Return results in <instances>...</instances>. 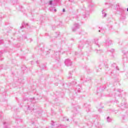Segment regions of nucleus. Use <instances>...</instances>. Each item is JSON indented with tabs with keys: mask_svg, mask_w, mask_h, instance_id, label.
I'll list each match as a JSON object with an SVG mask.
<instances>
[{
	"mask_svg": "<svg viewBox=\"0 0 128 128\" xmlns=\"http://www.w3.org/2000/svg\"><path fill=\"white\" fill-rule=\"evenodd\" d=\"M88 7L89 8V10L86 9L85 10V14L83 15V18H90V8H92V5H88Z\"/></svg>",
	"mask_w": 128,
	"mask_h": 128,
	"instance_id": "obj_1",
	"label": "nucleus"
},
{
	"mask_svg": "<svg viewBox=\"0 0 128 128\" xmlns=\"http://www.w3.org/2000/svg\"><path fill=\"white\" fill-rule=\"evenodd\" d=\"M60 2V0H50L49 2V4L50 6H56V4Z\"/></svg>",
	"mask_w": 128,
	"mask_h": 128,
	"instance_id": "obj_2",
	"label": "nucleus"
},
{
	"mask_svg": "<svg viewBox=\"0 0 128 128\" xmlns=\"http://www.w3.org/2000/svg\"><path fill=\"white\" fill-rule=\"evenodd\" d=\"M84 44H86V42H84V40L80 41L78 45V48L82 50V48H84Z\"/></svg>",
	"mask_w": 128,
	"mask_h": 128,
	"instance_id": "obj_3",
	"label": "nucleus"
},
{
	"mask_svg": "<svg viewBox=\"0 0 128 128\" xmlns=\"http://www.w3.org/2000/svg\"><path fill=\"white\" fill-rule=\"evenodd\" d=\"M78 28H80V24L78 23H76L74 24V26L72 28V32H76Z\"/></svg>",
	"mask_w": 128,
	"mask_h": 128,
	"instance_id": "obj_4",
	"label": "nucleus"
},
{
	"mask_svg": "<svg viewBox=\"0 0 128 128\" xmlns=\"http://www.w3.org/2000/svg\"><path fill=\"white\" fill-rule=\"evenodd\" d=\"M64 64L66 66H72V61L70 59H66L64 62Z\"/></svg>",
	"mask_w": 128,
	"mask_h": 128,
	"instance_id": "obj_5",
	"label": "nucleus"
},
{
	"mask_svg": "<svg viewBox=\"0 0 128 128\" xmlns=\"http://www.w3.org/2000/svg\"><path fill=\"white\" fill-rule=\"evenodd\" d=\"M106 46H110V44H112V40L110 39H107L106 41Z\"/></svg>",
	"mask_w": 128,
	"mask_h": 128,
	"instance_id": "obj_6",
	"label": "nucleus"
},
{
	"mask_svg": "<svg viewBox=\"0 0 128 128\" xmlns=\"http://www.w3.org/2000/svg\"><path fill=\"white\" fill-rule=\"evenodd\" d=\"M98 38H95L94 39V42L96 46H97L98 48H100V44H98Z\"/></svg>",
	"mask_w": 128,
	"mask_h": 128,
	"instance_id": "obj_7",
	"label": "nucleus"
},
{
	"mask_svg": "<svg viewBox=\"0 0 128 128\" xmlns=\"http://www.w3.org/2000/svg\"><path fill=\"white\" fill-rule=\"evenodd\" d=\"M80 86H78L75 90L76 92H80Z\"/></svg>",
	"mask_w": 128,
	"mask_h": 128,
	"instance_id": "obj_8",
	"label": "nucleus"
},
{
	"mask_svg": "<svg viewBox=\"0 0 128 128\" xmlns=\"http://www.w3.org/2000/svg\"><path fill=\"white\" fill-rule=\"evenodd\" d=\"M54 54L56 55V57H55L56 60H58L60 58V54L56 53Z\"/></svg>",
	"mask_w": 128,
	"mask_h": 128,
	"instance_id": "obj_9",
	"label": "nucleus"
},
{
	"mask_svg": "<svg viewBox=\"0 0 128 128\" xmlns=\"http://www.w3.org/2000/svg\"><path fill=\"white\" fill-rule=\"evenodd\" d=\"M98 32H102V34L104 33V28H98Z\"/></svg>",
	"mask_w": 128,
	"mask_h": 128,
	"instance_id": "obj_10",
	"label": "nucleus"
},
{
	"mask_svg": "<svg viewBox=\"0 0 128 128\" xmlns=\"http://www.w3.org/2000/svg\"><path fill=\"white\" fill-rule=\"evenodd\" d=\"M126 108V103H124V104H123L122 103V104H121V107H120V108H122V110H124V108Z\"/></svg>",
	"mask_w": 128,
	"mask_h": 128,
	"instance_id": "obj_11",
	"label": "nucleus"
},
{
	"mask_svg": "<svg viewBox=\"0 0 128 128\" xmlns=\"http://www.w3.org/2000/svg\"><path fill=\"white\" fill-rule=\"evenodd\" d=\"M123 62H128V58L127 57H124L123 58Z\"/></svg>",
	"mask_w": 128,
	"mask_h": 128,
	"instance_id": "obj_12",
	"label": "nucleus"
},
{
	"mask_svg": "<svg viewBox=\"0 0 128 128\" xmlns=\"http://www.w3.org/2000/svg\"><path fill=\"white\" fill-rule=\"evenodd\" d=\"M106 120L108 122H112V118H110V116H108L106 118Z\"/></svg>",
	"mask_w": 128,
	"mask_h": 128,
	"instance_id": "obj_13",
	"label": "nucleus"
},
{
	"mask_svg": "<svg viewBox=\"0 0 128 128\" xmlns=\"http://www.w3.org/2000/svg\"><path fill=\"white\" fill-rule=\"evenodd\" d=\"M28 24H24V23L23 22L22 24V26L20 27V28H24V26H28Z\"/></svg>",
	"mask_w": 128,
	"mask_h": 128,
	"instance_id": "obj_14",
	"label": "nucleus"
},
{
	"mask_svg": "<svg viewBox=\"0 0 128 128\" xmlns=\"http://www.w3.org/2000/svg\"><path fill=\"white\" fill-rule=\"evenodd\" d=\"M102 14L104 18H106V13L104 12V10H102Z\"/></svg>",
	"mask_w": 128,
	"mask_h": 128,
	"instance_id": "obj_15",
	"label": "nucleus"
},
{
	"mask_svg": "<svg viewBox=\"0 0 128 128\" xmlns=\"http://www.w3.org/2000/svg\"><path fill=\"white\" fill-rule=\"evenodd\" d=\"M52 8H54V6H52L50 8V10L51 12H52V10H54V12H56V10L54 9V10H53Z\"/></svg>",
	"mask_w": 128,
	"mask_h": 128,
	"instance_id": "obj_16",
	"label": "nucleus"
},
{
	"mask_svg": "<svg viewBox=\"0 0 128 128\" xmlns=\"http://www.w3.org/2000/svg\"><path fill=\"white\" fill-rule=\"evenodd\" d=\"M72 72L70 71L69 72L70 76L68 77V78H72Z\"/></svg>",
	"mask_w": 128,
	"mask_h": 128,
	"instance_id": "obj_17",
	"label": "nucleus"
},
{
	"mask_svg": "<svg viewBox=\"0 0 128 128\" xmlns=\"http://www.w3.org/2000/svg\"><path fill=\"white\" fill-rule=\"evenodd\" d=\"M95 52H96V54H100V52H102V50L96 49Z\"/></svg>",
	"mask_w": 128,
	"mask_h": 128,
	"instance_id": "obj_18",
	"label": "nucleus"
},
{
	"mask_svg": "<svg viewBox=\"0 0 128 128\" xmlns=\"http://www.w3.org/2000/svg\"><path fill=\"white\" fill-rule=\"evenodd\" d=\"M118 92H122V90H120V89H118V91H116V94L115 96H116V94H118Z\"/></svg>",
	"mask_w": 128,
	"mask_h": 128,
	"instance_id": "obj_19",
	"label": "nucleus"
},
{
	"mask_svg": "<svg viewBox=\"0 0 128 128\" xmlns=\"http://www.w3.org/2000/svg\"><path fill=\"white\" fill-rule=\"evenodd\" d=\"M110 52H114V49H111L110 50Z\"/></svg>",
	"mask_w": 128,
	"mask_h": 128,
	"instance_id": "obj_20",
	"label": "nucleus"
},
{
	"mask_svg": "<svg viewBox=\"0 0 128 128\" xmlns=\"http://www.w3.org/2000/svg\"><path fill=\"white\" fill-rule=\"evenodd\" d=\"M4 44V40H0V44Z\"/></svg>",
	"mask_w": 128,
	"mask_h": 128,
	"instance_id": "obj_21",
	"label": "nucleus"
},
{
	"mask_svg": "<svg viewBox=\"0 0 128 128\" xmlns=\"http://www.w3.org/2000/svg\"><path fill=\"white\" fill-rule=\"evenodd\" d=\"M116 70H120V68H118V66H116Z\"/></svg>",
	"mask_w": 128,
	"mask_h": 128,
	"instance_id": "obj_22",
	"label": "nucleus"
},
{
	"mask_svg": "<svg viewBox=\"0 0 128 128\" xmlns=\"http://www.w3.org/2000/svg\"><path fill=\"white\" fill-rule=\"evenodd\" d=\"M122 118L123 120H126V116H123L122 117Z\"/></svg>",
	"mask_w": 128,
	"mask_h": 128,
	"instance_id": "obj_23",
	"label": "nucleus"
},
{
	"mask_svg": "<svg viewBox=\"0 0 128 128\" xmlns=\"http://www.w3.org/2000/svg\"><path fill=\"white\" fill-rule=\"evenodd\" d=\"M111 56H112V58H114V54H112L111 55Z\"/></svg>",
	"mask_w": 128,
	"mask_h": 128,
	"instance_id": "obj_24",
	"label": "nucleus"
},
{
	"mask_svg": "<svg viewBox=\"0 0 128 128\" xmlns=\"http://www.w3.org/2000/svg\"><path fill=\"white\" fill-rule=\"evenodd\" d=\"M56 34H58V36H60V32H56Z\"/></svg>",
	"mask_w": 128,
	"mask_h": 128,
	"instance_id": "obj_25",
	"label": "nucleus"
},
{
	"mask_svg": "<svg viewBox=\"0 0 128 128\" xmlns=\"http://www.w3.org/2000/svg\"><path fill=\"white\" fill-rule=\"evenodd\" d=\"M23 38H26V35L23 36Z\"/></svg>",
	"mask_w": 128,
	"mask_h": 128,
	"instance_id": "obj_26",
	"label": "nucleus"
},
{
	"mask_svg": "<svg viewBox=\"0 0 128 128\" xmlns=\"http://www.w3.org/2000/svg\"><path fill=\"white\" fill-rule=\"evenodd\" d=\"M51 126H54V121H52V122L51 123Z\"/></svg>",
	"mask_w": 128,
	"mask_h": 128,
	"instance_id": "obj_27",
	"label": "nucleus"
},
{
	"mask_svg": "<svg viewBox=\"0 0 128 128\" xmlns=\"http://www.w3.org/2000/svg\"><path fill=\"white\" fill-rule=\"evenodd\" d=\"M98 112H102V109H99Z\"/></svg>",
	"mask_w": 128,
	"mask_h": 128,
	"instance_id": "obj_28",
	"label": "nucleus"
},
{
	"mask_svg": "<svg viewBox=\"0 0 128 128\" xmlns=\"http://www.w3.org/2000/svg\"><path fill=\"white\" fill-rule=\"evenodd\" d=\"M62 12H66V9L64 8V9L62 10Z\"/></svg>",
	"mask_w": 128,
	"mask_h": 128,
	"instance_id": "obj_29",
	"label": "nucleus"
},
{
	"mask_svg": "<svg viewBox=\"0 0 128 128\" xmlns=\"http://www.w3.org/2000/svg\"><path fill=\"white\" fill-rule=\"evenodd\" d=\"M40 68H41V70H44V68H42V66H40Z\"/></svg>",
	"mask_w": 128,
	"mask_h": 128,
	"instance_id": "obj_30",
	"label": "nucleus"
},
{
	"mask_svg": "<svg viewBox=\"0 0 128 128\" xmlns=\"http://www.w3.org/2000/svg\"><path fill=\"white\" fill-rule=\"evenodd\" d=\"M86 112H90V108H88V110H86Z\"/></svg>",
	"mask_w": 128,
	"mask_h": 128,
	"instance_id": "obj_31",
	"label": "nucleus"
},
{
	"mask_svg": "<svg viewBox=\"0 0 128 128\" xmlns=\"http://www.w3.org/2000/svg\"><path fill=\"white\" fill-rule=\"evenodd\" d=\"M122 52H123V54H126V53L122 51Z\"/></svg>",
	"mask_w": 128,
	"mask_h": 128,
	"instance_id": "obj_32",
	"label": "nucleus"
},
{
	"mask_svg": "<svg viewBox=\"0 0 128 128\" xmlns=\"http://www.w3.org/2000/svg\"><path fill=\"white\" fill-rule=\"evenodd\" d=\"M4 126L6 124V122H4Z\"/></svg>",
	"mask_w": 128,
	"mask_h": 128,
	"instance_id": "obj_33",
	"label": "nucleus"
},
{
	"mask_svg": "<svg viewBox=\"0 0 128 128\" xmlns=\"http://www.w3.org/2000/svg\"><path fill=\"white\" fill-rule=\"evenodd\" d=\"M84 106H86V104H84Z\"/></svg>",
	"mask_w": 128,
	"mask_h": 128,
	"instance_id": "obj_34",
	"label": "nucleus"
},
{
	"mask_svg": "<svg viewBox=\"0 0 128 128\" xmlns=\"http://www.w3.org/2000/svg\"><path fill=\"white\" fill-rule=\"evenodd\" d=\"M16 0H13L12 2H16Z\"/></svg>",
	"mask_w": 128,
	"mask_h": 128,
	"instance_id": "obj_35",
	"label": "nucleus"
},
{
	"mask_svg": "<svg viewBox=\"0 0 128 128\" xmlns=\"http://www.w3.org/2000/svg\"><path fill=\"white\" fill-rule=\"evenodd\" d=\"M28 110H30V106H28Z\"/></svg>",
	"mask_w": 128,
	"mask_h": 128,
	"instance_id": "obj_36",
	"label": "nucleus"
},
{
	"mask_svg": "<svg viewBox=\"0 0 128 128\" xmlns=\"http://www.w3.org/2000/svg\"><path fill=\"white\" fill-rule=\"evenodd\" d=\"M86 44H88V42H86Z\"/></svg>",
	"mask_w": 128,
	"mask_h": 128,
	"instance_id": "obj_37",
	"label": "nucleus"
},
{
	"mask_svg": "<svg viewBox=\"0 0 128 128\" xmlns=\"http://www.w3.org/2000/svg\"><path fill=\"white\" fill-rule=\"evenodd\" d=\"M112 66H116V64H112Z\"/></svg>",
	"mask_w": 128,
	"mask_h": 128,
	"instance_id": "obj_38",
	"label": "nucleus"
},
{
	"mask_svg": "<svg viewBox=\"0 0 128 128\" xmlns=\"http://www.w3.org/2000/svg\"><path fill=\"white\" fill-rule=\"evenodd\" d=\"M66 120H67V121H68V119H67Z\"/></svg>",
	"mask_w": 128,
	"mask_h": 128,
	"instance_id": "obj_39",
	"label": "nucleus"
},
{
	"mask_svg": "<svg viewBox=\"0 0 128 128\" xmlns=\"http://www.w3.org/2000/svg\"><path fill=\"white\" fill-rule=\"evenodd\" d=\"M75 54H76V52Z\"/></svg>",
	"mask_w": 128,
	"mask_h": 128,
	"instance_id": "obj_40",
	"label": "nucleus"
},
{
	"mask_svg": "<svg viewBox=\"0 0 128 128\" xmlns=\"http://www.w3.org/2000/svg\"><path fill=\"white\" fill-rule=\"evenodd\" d=\"M104 106H102V108H103Z\"/></svg>",
	"mask_w": 128,
	"mask_h": 128,
	"instance_id": "obj_41",
	"label": "nucleus"
},
{
	"mask_svg": "<svg viewBox=\"0 0 128 128\" xmlns=\"http://www.w3.org/2000/svg\"><path fill=\"white\" fill-rule=\"evenodd\" d=\"M119 96H120V94H119Z\"/></svg>",
	"mask_w": 128,
	"mask_h": 128,
	"instance_id": "obj_42",
	"label": "nucleus"
},
{
	"mask_svg": "<svg viewBox=\"0 0 128 128\" xmlns=\"http://www.w3.org/2000/svg\"><path fill=\"white\" fill-rule=\"evenodd\" d=\"M36 63H38V61H36Z\"/></svg>",
	"mask_w": 128,
	"mask_h": 128,
	"instance_id": "obj_43",
	"label": "nucleus"
},
{
	"mask_svg": "<svg viewBox=\"0 0 128 128\" xmlns=\"http://www.w3.org/2000/svg\"><path fill=\"white\" fill-rule=\"evenodd\" d=\"M81 80H83V79H82V78Z\"/></svg>",
	"mask_w": 128,
	"mask_h": 128,
	"instance_id": "obj_44",
	"label": "nucleus"
}]
</instances>
